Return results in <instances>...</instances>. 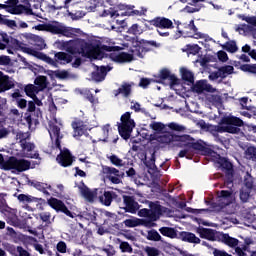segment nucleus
I'll return each instance as SVG.
<instances>
[{
  "instance_id": "8",
  "label": "nucleus",
  "mask_w": 256,
  "mask_h": 256,
  "mask_svg": "<svg viewBox=\"0 0 256 256\" xmlns=\"http://www.w3.org/2000/svg\"><path fill=\"white\" fill-rule=\"evenodd\" d=\"M177 147H188L191 151V149H194V151H199L201 155H213V149L205 146L203 142L196 141L191 136L185 141H182V143L176 144Z\"/></svg>"
},
{
  "instance_id": "40",
  "label": "nucleus",
  "mask_w": 256,
  "mask_h": 256,
  "mask_svg": "<svg viewBox=\"0 0 256 256\" xmlns=\"http://www.w3.org/2000/svg\"><path fill=\"white\" fill-rule=\"evenodd\" d=\"M222 49L224 51H227L228 53H237L239 51V47H237V42L234 40L226 42L223 46Z\"/></svg>"
},
{
  "instance_id": "13",
  "label": "nucleus",
  "mask_w": 256,
  "mask_h": 256,
  "mask_svg": "<svg viewBox=\"0 0 256 256\" xmlns=\"http://www.w3.org/2000/svg\"><path fill=\"white\" fill-rule=\"evenodd\" d=\"M164 81H169V85L171 88L181 83L179 81V78H177L175 74H172L171 71L167 68H163L160 70L156 79V83H163Z\"/></svg>"
},
{
  "instance_id": "9",
  "label": "nucleus",
  "mask_w": 256,
  "mask_h": 256,
  "mask_svg": "<svg viewBox=\"0 0 256 256\" xmlns=\"http://www.w3.org/2000/svg\"><path fill=\"white\" fill-rule=\"evenodd\" d=\"M5 3L10 15H35L31 7L19 4V0H7Z\"/></svg>"
},
{
  "instance_id": "35",
  "label": "nucleus",
  "mask_w": 256,
  "mask_h": 256,
  "mask_svg": "<svg viewBox=\"0 0 256 256\" xmlns=\"http://www.w3.org/2000/svg\"><path fill=\"white\" fill-rule=\"evenodd\" d=\"M17 199L20 201V203H39V201H43L41 198L33 197L27 194H19Z\"/></svg>"
},
{
  "instance_id": "22",
  "label": "nucleus",
  "mask_w": 256,
  "mask_h": 256,
  "mask_svg": "<svg viewBox=\"0 0 256 256\" xmlns=\"http://www.w3.org/2000/svg\"><path fill=\"white\" fill-rule=\"evenodd\" d=\"M3 249H5L12 256H25L27 250L23 246H15L9 242L3 243Z\"/></svg>"
},
{
  "instance_id": "16",
  "label": "nucleus",
  "mask_w": 256,
  "mask_h": 256,
  "mask_svg": "<svg viewBox=\"0 0 256 256\" xmlns=\"http://www.w3.org/2000/svg\"><path fill=\"white\" fill-rule=\"evenodd\" d=\"M1 213H3V215L6 217L7 223L12 225V227H19L21 225V221L17 216V210L8 206L7 208H4V210H1Z\"/></svg>"
},
{
  "instance_id": "39",
  "label": "nucleus",
  "mask_w": 256,
  "mask_h": 256,
  "mask_svg": "<svg viewBox=\"0 0 256 256\" xmlns=\"http://www.w3.org/2000/svg\"><path fill=\"white\" fill-rule=\"evenodd\" d=\"M24 92L27 95V97L33 98L39 93V88L33 84H27L24 87Z\"/></svg>"
},
{
  "instance_id": "53",
  "label": "nucleus",
  "mask_w": 256,
  "mask_h": 256,
  "mask_svg": "<svg viewBox=\"0 0 256 256\" xmlns=\"http://www.w3.org/2000/svg\"><path fill=\"white\" fill-rule=\"evenodd\" d=\"M178 157H186L187 159L191 160L193 159V152H191L189 147H184V149L178 153Z\"/></svg>"
},
{
  "instance_id": "37",
  "label": "nucleus",
  "mask_w": 256,
  "mask_h": 256,
  "mask_svg": "<svg viewBox=\"0 0 256 256\" xmlns=\"http://www.w3.org/2000/svg\"><path fill=\"white\" fill-rule=\"evenodd\" d=\"M23 49V53H27L28 55H32L33 57H36L37 59H41V61L45 60V57L47 54L43 53V52H39L33 48H22Z\"/></svg>"
},
{
  "instance_id": "2",
  "label": "nucleus",
  "mask_w": 256,
  "mask_h": 256,
  "mask_svg": "<svg viewBox=\"0 0 256 256\" xmlns=\"http://www.w3.org/2000/svg\"><path fill=\"white\" fill-rule=\"evenodd\" d=\"M49 127L50 139L52 142L54 141L56 149H59V151H61L60 154L57 156L56 161L59 163V165H61V167H71L73 165V161H75V158L73 157V154H71L69 149L63 151V148L61 147V139H63V134H61V128L53 122L49 123Z\"/></svg>"
},
{
  "instance_id": "10",
  "label": "nucleus",
  "mask_w": 256,
  "mask_h": 256,
  "mask_svg": "<svg viewBox=\"0 0 256 256\" xmlns=\"http://www.w3.org/2000/svg\"><path fill=\"white\" fill-rule=\"evenodd\" d=\"M232 197L233 189L220 191L217 202L212 203L213 209H215L216 211H221V209H225V207L231 205Z\"/></svg>"
},
{
  "instance_id": "34",
  "label": "nucleus",
  "mask_w": 256,
  "mask_h": 256,
  "mask_svg": "<svg viewBox=\"0 0 256 256\" xmlns=\"http://www.w3.org/2000/svg\"><path fill=\"white\" fill-rule=\"evenodd\" d=\"M35 87L38 88V91H43L44 89H47V85H49V82L47 81V76H38L34 80Z\"/></svg>"
},
{
  "instance_id": "41",
  "label": "nucleus",
  "mask_w": 256,
  "mask_h": 256,
  "mask_svg": "<svg viewBox=\"0 0 256 256\" xmlns=\"http://www.w3.org/2000/svg\"><path fill=\"white\" fill-rule=\"evenodd\" d=\"M189 29L194 33V39H205V34L198 32L199 29L195 25V20H191L188 24Z\"/></svg>"
},
{
  "instance_id": "61",
  "label": "nucleus",
  "mask_w": 256,
  "mask_h": 256,
  "mask_svg": "<svg viewBox=\"0 0 256 256\" xmlns=\"http://www.w3.org/2000/svg\"><path fill=\"white\" fill-rule=\"evenodd\" d=\"M83 217L88 221H97V213L95 211L83 212Z\"/></svg>"
},
{
  "instance_id": "30",
  "label": "nucleus",
  "mask_w": 256,
  "mask_h": 256,
  "mask_svg": "<svg viewBox=\"0 0 256 256\" xmlns=\"http://www.w3.org/2000/svg\"><path fill=\"white\" fill-rule=\"evenodd\" d=\"M117 197V194L115 192L111 191H105L102 196L99 197L100 201L105 205L106 207L111 206V203H113V199Z\"/></svg>"
},
{
  "instance_id": "49",
  "label": "nucleus",
  "mask_w": 256,
  "mask_h": 256,
  "mask_svg": "<svg viewBox=\"0 0 256 256\" xmlns=\"http://www.w3.org/2000/svg\"><path fill=\"white\" fill-rule=\"evenodd\" d=\"M246 159H249V161H253L256 163V147L255 146H249L246 149Z\"/></svg>"
},
{
  "instance_id": "38",
  "label": "nucleus",
  "mask_w": 256,
  "mask_h": 256,
  "mask_svg": "<svg viewBox=\"0 0 256 256\" xmlns=\"http://www.w3.org/2000/svg\"><path fill=\"white\" fill-rule=\"evenodd\" d=\"M15 162H16V157L11 156L8 158V160L4 161V164H2L1 169H3V171H11V170L15 171Z\"/></svg>"
},
{
  "instance_id": "7",
  "label": "nucleus",
  "mask_w": 256,
  "mask_h": 256,
  "mask_svg": "<svg viewBox=\"0 0 256 256\" xmlns=\"http://www.w3.org/2000/svg\"><path fill=\"white\" fill-rule=\"evenodd\" d=\"M133 54H129L127 52H121L119 54L111 53L110 59L112 61H115V63H131L133 61V55L136 57H139L140 59H143L145 53V48L143 46H136L134 49H132Z\"/></svg>"
},
{
  "instance_id": "11",
  "label": "nucleus",
  "mask_w": 256,
  "mask_h": 256,
  "mask_svg": "<svg viewBox=\"0 0 256 256\" xmlns=\"http://www.w3.org/2000/svg\"><path fill=\"white\" fill-rule=\"evenodd\" d=\"M102 173L106 175V179H109L114 185H119L125 172L119 171V169L111 166H102Z\"/></svg>"
},
{
  "instance_id": "3",
  "label": "nucleus",
  "mask_w": 256,
  "mask_h": 256,
  "mask_svg": "<svg viewBox=\"0 0 256 256\" xmlns=\"http://www.w3.org/2000/svg\"><path fill=\"white\" fill-rule=\"evenodd\" d=\"M239 127H243L241 118L236 116H224L220 119L219 125H211L209 130L214 137H217L219 133L237 135L241 132V128Z\"/></svg>"
},
{
  "instance_id": "32",
  "label": "nucleus",
  "mask_w": 256,
  "mask_h": 256,
  "mask_svg": "<svg viewBox=\"0 0 256 256\" xmlns=\"http://www.w3.org/2000/svg\"><path fill=\"white\" fill-rule=\"evenodd\" d=\"M159 232L163 237H169L170 239H177V230L171 227H161Z\"/></svg>"
},
{
  "instance_id": "28",
  "label": "nucleus",
  "mask_w": 256,
  "mask_h": 256,
  "mask_svg": "<svg viewBox=\"0 0 256 256\" xmlns=\"http://www.w3.org/2000/svg\"><path fill=\"white\" fill-rule=\"evenodd\" d=\"M6 47H12V49H20L23 52V49H29L27 44L15 39L11 36H8V43H6Z\"/></svg>"
},
{
  "instance_id": "27",
  "label": "nucleus",
  "mask_w": 256,
  "mask_h": 256,
  "mask_svg": "<svg viewBox=\"0 0 256 256\" xmlns=\"http://www.w3.org/2000/svg\"><path fill=\"white\" fill-rule=\"evenodd\" d=\"M29 169H31V162L29 160L16 158L14 171L23 173V171H29Z\"/></svg>"
},
{
  "instance_id": "5",
  "label": "nucleus",
  "mask_w": 256,
  "mask_h": 256,
  "mask_svg": "<svg viewBox=\"0 0 256 256\" xmlns=\"http://www.w3.org/2000/svg\"><path fill=\"white\" fill-rule=\"evenodd\" d=\"M121 123H118V133L124 141L131 139L133 129H135V120L131 118V112L124 113L120 118Z\"/></svg>"
},
{
  "instance_id": "24",
  "label": "nucleus",
  "mask_w": 256,
  "mask_h": 256,
  "mask_svg": "<svg viewBox=\"0 0 256 256\" xmlns=\"http://www.w3.org/2000/svg\"><path fill=\"white\" fill-rule=\"evenodd\" d=\"M197 233L201 239H207L208 241H217V230L211 228H198Z\"/></svg>"
},
{
  "instance_id": "50",
  "label": "nucleus",
  "mask_w": 256,
  "mask_h": 256,
  "mask_svg": "<svg viewBox=\"0 0 256 256\" xmlns=\"http://www.w3.org/2000/svg\"><path fill=\"white\" fill-rule=\"evenodd\" d=\"M6 43H9V35L5 32H0V51H5Z\"/></svg>"
},
{
  "instance_id": "52",
  "label": "nucleus",
  "mask_w": 256,
  "mask_h": 256,
  "mask_svg": "<svg viewBox=\"0 0 256 256\" xmlns=\"http://www.w3.org/2000/svg\"><path fill=\"white\" fill-rule=\"evenodd\" d=\"M147 239L148 241H161V234L157 230H150Z\"/></svg>"
},
{
  "instance_id": "12",
  "label": "nucleus",
  "mask_w": 256,
  "mask_h": 256,
  "mask_svg": "<svg viewBox=\"0 0 256 256\" xmlns=\"http://www.w3.org/2000/svg\"><path fill=\"white\" fill-rule=\"evenodd\" d=\"M187 139H189V135L187 134L177 135L171 132H166L157 137L158 143H161L162 145H169V143L173 142L182 143V141H187Z\"/></svg>"
},
{
  "instance_id": "55",
  "label": "nucleus",
  "mask_w": 256,
  "mask_h": 256,
  "mask_svg": "<svg viewBox=\"0 0 256 256\" xmlns=\"http://www.w3.org/2000/svg\"><path fill=\"white\" fill-rule=\"evenodd\" d=\"M128 33H130V35H141V33H143V30H141V28L139 27V24H133L128 29Z\"/></svg>"
},
{
  "instance_id": "31",
  "label": "nucleus",
  "mask_w": 256,
  "mask_h": 256,
  "mask_svg": "<svg viewBox=\"0 0 256 256\" xmlns=\"http://www.w3.org/2000/svg\"><path fill=\"white\" fill-rule=\"evenodd\" d=\"M219 76L220 79H227V77H229V75H233L235 68L231 65H225L222 67H219Z\"/></svg>"
},
{
  "instance_id": "45",
  "label": "nucleus",
  "mask_w": 256,
  "mask_h": 256,
  "mask_svg": "<svg viewBox=\"0 0 256 256\" xmlns=\"http://www.w3.org/2000/svg\"><path fill=\"white\" fill-rule=\"evenodd\" d=\"M254 185H255V179L253 178V176H251V174L247 173L244 176V186H242V187L253 191Z\"/></svg>"
},
{
  "instance_id": "59",
  "label": "nucleus",
  "mask_w": 256,
  "mask_h": 256,
  "mask_svg": "<svg viewBox=\"0 0 256 256\" xmlns=\"http://www.w3.org/2000/svg\"><path fill=\"white\" fill-rule=\"evenodd\" d=\"M120 249L122 253H133V248L129 242H122L120 243Z\"/></svg>"
},
{
  "instance_id": "25",
  "label": "nucleus",
  "mask_w": 256,
  "mask_h": 256,
  "mask_svg": "<svg viewBox=\"0 0 256 256\" xmlns=\"http://www.w3.org/2000/svg\"><path fill=\"white\" fill-rule=\"evenodd\" d=\"M179 239L185 243H194L195 245H199V243H201V239L199 237H197L194 233L187 231L180 232Z\"/></svg>"
},
{
  "instance_id": "6",
  "label": "nucleus",
  "mask_w": 256,
  "mask_h": 256,
  "mask_svg": "<svg viewBox=\"0 0 256 256\" xmlns=\"http://www.w3.org/2000/svg\"><path fill=\"white\" fill-rule=\"evenodd\" d=\"M41 117H43V112H41V108H37L35 102L29 101L27 111L24 113L23 116V121L26 122L29 129H31L33 125L34 127H37V125H39V119H41Z\"/></svg>"
},
{
  "instance_id": "43",
  "label": "nucleus",
  "mask_w": 256,
  "mask_h": 256,
  "mask_svg": "<svg viewBox=\"0 0 256 256\" xmlns=\"http://www.w3.org/2000/svg\"><path fill=\"white\" fill-rule=\"evenodd\" d=\"M251 189L249 188H244L242 187L240 189V194H239V197H240V201H242V203H247V201H249V199H251Z\"/></svg>"
},
{
  "instance_id": "19",
  "label": "nucleus",
  "mask_w": 256,
  "mask_h": 256,
  "mask_svg": "<svg viewBox=\"0 0 256 256\" xmlns=\"http://www.w3.org/2000/svg\"><path fill=\"white\" fill-rule=\"evenodd\" d=\"M72 129L74 130L73 137H83V135L89 137V134L87 132V125H85V122H83V120L73 121Z\"/></svg>"
},
{
  "instance_id": "20",
  "label": "nucleus",
  "mask_w": 256,
  "mask_h": 256,
  "mask_svg": "<svg viewBox=\"0 0 256 256\" xmlns=\"http://www.w3.org/2000/svg\"><path fill=\"white\" fill-rule=\"evenodd\" d=\"M216 165H218L219 169L222 171V173H225V175L226 173H235L233 163H231L228 158L219 155L216 160Z\"/></svg>"
},
{
  "instance_id": "36",
  "label": "nucleus",
  "mask_w": 256,
  "mask_h": 256,
  "mask_svg": "<svg viewBox=\"0 0 256 256\" xmlns=\"http://www.w3.org/2000/svg\"><path fill=\"white\" fill-rule=\"evenodd\" d=\"M31 185L38 191H41V193L45 194L47 197H49L51 195V193H49V191H47V189H51V185H48V184H45L42 182H37V181L32 182Z\"/></svg>"
},
{
  "instance_id": "33",
  "label": "nucleus",
  "mask_w": 256,
  "mask_h": 256,
  "mask_svg": "<svg viewBox=\"0 0 256 256\" xmlns=\"http://www.w3.org/2000/svg\"><path fill=\"white\" fill-rule=\"evenodd\" d=\"M180 73L182 75L183 81H186V83H191V84L195 83V75L193 74V72H191L187 68H181Z\"/></svg>"
},
{
  "instance_id": "15",
  "label": "nucleus",
  "mask_w": 256,
  "mask_h": 256,
  "mask_svg": "<svg viewBox=\"0 0 256 256\" xmlns=\"http://www.w3.org/2000/svg\"><path fill=\"white\" fill-rule=\"evenodd\" d=\"M125 213H132V215H135L137 213V210L139 209V202L135 201V196H129V195H123L122 196Z\"/></svg>"
},
{
  "instance_id": "58",
  "label": "nucleus",
  "mask_w": 256,
  "mask_h": 256,
  "mask_svg": "<svg viewBox=\"0 0 256 256\" xmlns=\"http://www.w3.org/2000/svg\"><path fill=\"white\" fill-rule=\"evenodd\" d=\"M151 129H153V131H156V133H161V131H163V129H165V124L161 123V122H153L150 125Z\"/></svg>"
},
{
  "instance_id": "23",
  "label": "nucleus",
  "mask_w": 256,
  "mask_h": 256,
  "mask_svg": "<svg viewBox=\"0 0 256 256\" xmlns=\"http://www.w3.org/2000/svg\"><path fill=\"white\" fill-rule=\"evenodd\" d=\"M218 241H221V243H224V245H227L228 247H231L232 249H235L239 246V239L231 237L227 233L221 232L218 236Z\"/></svg>"
},
{
  "instance_id": "60",
  "label": "nucleus",
  "mask_w": 256,
  "mask_h": 256,
  "mask_svg": "<svg viewBox=\"0 0 256 256\" xmlns=\"http://www.w3.org/2000/svg\"><path fill=\"white\" fill-rule=\"evenodd\" d=\"M20 147L22 151H27L29 153L35 149V144L26 141V143H22Z\"/></svg>"
},
{
  "instance_id": "47",
  "label": "nucleus",
  "mask_w": 256,
  "mask_h": 256,
  "mask_svg": "<svg viewBox=\"0 0 256 256\" xmlns=\"http://www.w3.org/2000/svg\"><path fill=\"white\" fill-rule=\"evenodd\" d=\"M185 51L190 55H197L201 51V47L198 44H187Z\"/></svg>"
},
{
  "instance_id": "62",
  "label": "nucleus",
  "mask_w": 256,
  "mask_h": 256,
  "mask_svg": "<svg viewBox=\"0 0 256 256\" xmlns=\"http://www.w3.org/2000/svg\"><path fill=\"white\" fill-rule=\"evenodd\" d=\"M5 197H7V194L0 193V211H3L7 207H9V205H7V200L5 199Z\"/></svg>"
},
{
  "instance_id": "44",
  "label": "nucleus",
  "mask_w": 256,
  "mask_h": 256,
  "mask_svg": "<svg viewBox=\"0 0 256 256\" xmlns=\"http://www.w3.org/2000/svg\"><path fill=\"white\" fill-rule=\"evenodd\" d=\"M16 139H17V141H19L20 145H23V143H26L27 141H29L31 139V133L19 131L16 134Z\"/></svg>"
},
{
  "instance_id": "17",
  "label": "nucleus",
  "mask_w": 256,
  "mask_h": 256,
  "mask_svg": "<svg viewBox=\"0 0 256 256\" xmlns=\"http://www.w3.org/2000/svg\"><path fill=\"white\" fill-rule=\"evenodd\" d=\"M150 25L156 27L157 29H175V25H173V21L169 18L165 17H155L154 19L149 21Z\"/></svg>"
},
{
  "instance_id": "42",
  "label": "nucleus",
  "mask_w": 256,
  "mask_h": 256,
  "mask_svg": "<svg viewBox=\"0 0 256 256\" xmlns=\"http://www.w3.org/2000/svg\"><path fill=\"white\" fill-rule=\"evenodd\" d=\"M55 59L56 61H64V63H71V61H73V56L65 52H57L55 54Z\"/></svg>"
},
{
  "instance_id": "26",
  "label": "nucleus",
  "mask_w": 256,
  "mask_h": 256,
  "mask_svg": "<svg viewBox=\"0 0 256 256\" xmlns=\"http://www.w3.org/2000/svg\"><path fill=\"white\" fill-rule=\"evenodd\" d=\"M81 185L79 186L80 193L84 199H87V201H94L95 200V192L91 191L87 185H85V182L81 181Z\"/></svg>"
},
{
  "instance_id": "4",
  "label": "nucleus",
  "mask_w": 256,
  "mask_h": 256,
  "mask_svg": "<svg viewBox=\"0 0 256 256\" xmlns=\"http://www.w3.org/2000/svg\"><path fill=\"white\" fill-rule=\"evenodd\" d=\"M37 31H47L52 35H62L63 37H73V30L58 21L52 23L38 24L35 26Z\"/></svg>"
},
{
  "instance_id": "48",
  "label": "nucleus",
  "mask_w": 256,
  "mask_h": 256,
  "mask_svg": "<svg viewBox=\"0 0 256 256\" xmlns=\"http://www.w3.org/2000/svg\"><path fill=\"white\" fill-rule=\"evenodd\" d=\"M235 175V172H227L225 174V180H224V185L227 187V189H233L234 184H233V177Z\"/></svg>"
},
{
  "instance_id": "18",
  "label": "nucleus",
  "mask_w": 256,
  "mask_h": 256,
  "mask_svg": "<svg viewBox=\"0 0 256 256\" xmlns=\"http://www.w3.org/2000/svg\"><path fill=\"white\" fill-rule=\"evenodd\" d=\"M109 71H111V67L109 66H96V70L92 72L91 78L96 83H101V81H105Z\"/></svg>"
},
{
  "instance_id": "14",
  "label": "nucleus",
  "mask_w": 256,
  "mask_h": 256,
  "mask_svg": "<svg viewBox=\"0 0 256 256\" xmlns=\"http://www.w3.org/2000/svg\"><path fill=\"white\" fill-rule=\"evenodd\" d=\"M48 205L54 209V211H57V213H64L67 217H71L73 219V212L67 208V205L62 200H59L55 197H51L47 201Z\"/></svg>"
},
{
  "instance_id": "29",
  "label": "nucleus",
  "mask_w": 256,
  "mask_h": 256,
  "mask_svg": "<svg viewBox=\"0 0 256 256\" xmlns=\"http://www.w3.org/2000/svg\"><path fill=\"white\" fill-rule=\"evenodd\" d=\"M133 83L124 82L121 87L116 90L115 96L122 95L123 97H129L131 95Z\"/></svg>"
},
{
  "instance_id": "64",
  "label": "nucleus",
  "mask_w": 256,
  "mask_h": 256,
  "mask_svg": "<svg viewBox=\"0 0 256 256\" xmlns=\"http://www.w3.org/2000/svg\"><path fill=\"white\" fill-rule=\"evenodd\" d=\"M146 253L148 256H159V249L155 247H148L146 249Z\"/></svg>"
},
{
  "instance_id": "63",
  "label": "nucleus",
  "mask_w": 256,
  "mask_h": 256,
  "mask_svg": "<svg viewBox=\"0 0 256 256\" xmlns=\"http://www.w3.org/2000/svg\"><path fill=\"white\" fill-rule=\"evenodd\" d=\"M168 127H169V129H171V131H178V132L185 131L184 126L179 125L175 122H172V123L168 124Z\"/></svg>"
},
{
  "instance_id": "56",
  "label": "nucleus",
  "mask_w": 256,
  "mask_h": 256,
  "mask_svg": "<svg viewBox=\"0 0 256 256\" xmlns=\"http://www.w3.org/2000/svg\"><path fill=\"white\" fill-rule=\"evenodd\" d=\"M39 217L43 223H46L47 225H51V213L49 212H42L39 214Z\"/></svg>"
},
{
  "instance_id": "21",
  "label": "nucleus",
  "mask_w": 256,
  "mask_h": 256,
  "mask_svg": "<svg viewBox=\"0 0 256 256\" xmlns=\"http://www.w3.org/2000/svg\"><path fill=\"white\" fill-rule=\"evenodd\" d=\"M14 88L15 82L8 75L0 71V93H5V91H10V89Z\"/></svg>"
},
{
  "instance_id": "57",
  "label": "nucleus",
  "mask_w": 256,
  "mask_h": 256,
  "mask_svg": "<svg viewBox=\"0 0 256 256\" xmlns=\"http://www.w3.org/2000/svg\"><path fill=\"white\" fill-rule=\"evenodd\" d=\"M0 25H6V27H9L10 29H15V27H17V22H15V20L6 19L4 16Z\"/></svg>"
},
{
  "instance_id": "46",
  "label": "nucleus",
  "mask_w": 256,
  "mask_h": 256,
  "mask_svg": "<svg viewBox=\"0 0 256 256\" xmlns=\"http://www.w3.org/2000/svg\"><path fill=\"white\" fill-rule=\"evenodd\" d=\"M108 159L112 165H115V167H125V162H123V159L117 157L115 154L108 156Z\"/></svg>"
},
{
  "instance_id": "51",
  "label": "nucleus",
  "mask_w": 256,
  "mask_h": 256,
  "mask_svg": "<svg viewBox=\"0 0 256 256\" xmlns=\"http://www.w3.org/2000/svg\"><path fill=\"white\" fill-rule=\"evenodd\" d=\"M141 221H143V220H141L139 218L126 219V220H124V225H125V227H131V228L139 227V225H141Z\"/></svg>"
},
{
  "instance_id": "54",
  "label": "nucleus",
  "mask_w": 256,
  "mask_h": 256,
  "mask_svg": "<svg viewBox=\"0 0 256 256\" xmlns=\"http://www.w3.org/2000/svg\"><path fill=\"white\" fill-rule=\"evenodd\" d=\"M192 91L194 93H198V95H201V93H203V91H205V83L198 81L193 87H192Z\"/></svg>"
},
{
  "instance_id": "1",
  "label": "nucleus",
  "mask_w": 256,
  "mask_h": 256,
  "mask_svg": "<svg viewBox=\"0 0 256 256\" xmlns=\"http://www.w3.org/2000/svg\"><path fill=\"white\" fill-rule=\"evenodd\" d=\"M105 51L107 53H115V51H121V47L108 46L105 44H93L91 42L82 41L78 50L73 47L68 48V53H70V55H76V53H79L82 57L94 60L103 59V57H105Z\"/></svg>"
}]
</instances>
